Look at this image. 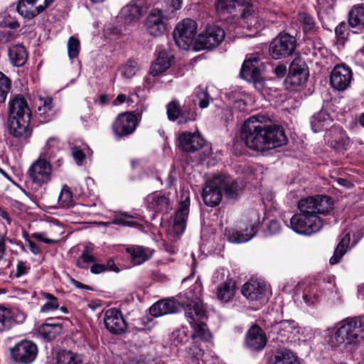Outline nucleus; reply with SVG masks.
Segmentation results:
<instances>
[{"mask_svg":"<svg viewBox=\"0 0 364 364\" xmlns=\"http://www.w3.org/2000/svg\"><path fill=\"white\" fill-rule=\"evenodd\" d=\"M333 200L326 196H316L301 199L298 207L300 213L290 220L291 229L301 235H310L318 232L323 223L318 214H326L332 209Z\"/></svg>","mask_w":364,"mask_h":364,"instance_id":"obj_1","label":"nucleus"},{"mask_svg":"<svg viewBox=\"0 0 364 364\" xmlns=\"http://www.w3.org/2000/svg\"><path fill=\"white\" fill-rule=\"evenodd\" d=\"M181 303L186 306V316L193 329L192 337L209 341L211 334L207 325L202 321L206 318V310L202 304L200 295H194L192 291L181 296Z\"/></svg>","mask_w":364,"mask_h":364,"instance_id":"obj_2","label":"nucleus"},{"mask_svg":"<svg viewBox=\"0 0 364 364\" xmlns=\"http://www.w3.org/2000/svg\"><path fill=\"white\" fill-rule=\"evenodd\" d=\"M31 112L25 98L16 95L9 103L8 125L14 137L26 138L30 135L28 125Z\"/></svg>","mask_w":364,"mask_h":364,"instance_id":"obj_3","label":"nucleus"},{"mask_svg":"<svg viewBox=\"0 0 364 364\" xmlns=\"http://www.w3.org/2000/svg\"><path fill=\"white\" fill-rule=\"evenodd\" d=\"M364 319L351 318L346 320L337 328L328 343L332 348H339L346 351H352L359 342L360 334L363 332Z\"/></svg>","mask_w":364,"mask_h":364,"instance_id":"obj_4","label":"nucleus"},{"mask_svg":"<svg viewBox=\"0 0 364 364\" xmlns=\"http://www.w3.org/2000/svg\"><path fill=\"white\" fill-rule=\"evenodd\" d=\"M267 124L259 120L257 116L247 119L242 128L241 138L250 149L265 151L268 150L267 143Z\"/></svg>","mask_w":364,"mask_h":364,"instance_id":"obj_5","label":"nucleus"},{"mask_svg":"<svg viewBox=\"0 0 364 364\" xmlns=\"http://www.w3.org/2000/svg\"><path fill=\"white\" fill-rule=\"evenodd\" d=\"M262 67L263 64L260 59L255 55H251L245 60L240 70L241 77L252 82L255 87L259 91H262L264 87Z\"/></svg>","mask_w":364,"mask_h":364,"instance_id":"obj_6","label":"nucleus"},{"mask_svg":"<svg viewBox=\"0 0 364 364\" xmlns=\"http://www.w3.org/2000/svg\"><path fill=\"white\" fill-rule=\"evenodd\" d=\"M197 23L191 18L180 22L173 31V38L177 46L183 50H188L194 41Z\"/></svg>","mask_w":364,"mask_h":364,"instance_id":"obj_7","label":"nucleus"},{"mask_svg":"<svg viewBox=\"0 0 364 364\" xmlns=\"http://www.w3.org/2000/svg\"><path fill=\"white\" fill-rule=\"evenodd\" d=\"M52 171L53 167L50 162L39 156L29 167L28 174L33 183L41 187L50 182Z\"/></svg>","mask_w":364,"mask_h":364,"instance_id":"obj_8","label":"nucleus"},{"mask_svg":"<svg viewBox=\"0 0 364 364\" xmlns=\"http://www.w3.org/2000/svg\"><path fill=\"white\" fill-rule=\"evenodd\" d=\"M190 197L187 191H183L179 206L175 213L173 223L168 228V232L176 237L181 236L185 230L186 220L189 214Z\"/></svg>","mask_w":364,"mask_h":364,"instance_id":"obj_9","label":"nucleus"},{"mask_svg":"<svg viewBox=\"0 0 364 364\" xmlns=\"http://www.w3.org/2000/svg\"><path fill=\"white\" fill-rule=\"evenodd\" d=\"M225 31L218 26H210L196 39V49L211 50L218 47L224 40Z\"/></svg>","mask_w":364,"mask_h":364,"instance_id":"obj_10","label":"nucleus"},{"mask_svg":"<svg viewBox=\"0 0 364 364\" xmlns=\"http://www.w3.org/2000/svg\"><path fill=\"white\" fill-rule=\"evenodd\" d=\"M241 293L247 299L259 304L265 303L271 295L270 287L267 284L255 280L244 284Z\"/></svg>","mask_w":364,"mask_h":364,"instance_id":"obj_11","label":"nucleus"},{"mask_svg":"<svg viewBox=\"0 0 364 364\" xmlns=\"http://www.w3.org/2000/svg\"><path fill=\"white\" fill-rule=\"evenodd\" d=\"M222 179L220 174L215 175L208 180L203 188L201 196L207 206L215 207L218 205L223 198Z\"/></svg>","mask_w":364,"mask_h":364,"instance_id":"obj_12","label":"nucleus"},{"mask_svg":"<svg viewBox=\"0 0 364 364\" xmlns=\"http://www.w3.org/2000/svg\"><path fill=\"white\" fill-rule=\"evenodd\" d=\"M103 320L105 328L112 335L121 336L127 331L128 323L122 311L115 308L107 309Z\"/></svg>","mask_w":364,"mask_h":364,"instance_id":"obj_13","label":"nucleus"},{"mask_svg":"<svg viewBox=\"0 0 364 364\" xmlns=\"http://www.w3.org/2000/svg\"><path fill=\"white\" fill-rule=\"evenodd\" d=\"M296 48V40L289 34H280L271 43L269 51L275 59L290 55Z\"/></svg>","mask_w":364,"mask_h":364,"instance_id":"obj_14","label":"nucleus"},{"mask_svg":"<svg viewBox=\"0 0 364 364\" xmlns=\"http://www.w3.org/2000/svg\"><path fill=\"white\" fill-rule=\"evenodd\" d=\"M167 18L162 10L152 9L144 22L146 31L152 36H162L166 31Z\"/></svg>","mask_w":364,"mask_h":364,"instance_id":"obj_15","label":"nucleus"},{"mask_svg":"<svg viewBox=\"0 0 364 364\" xmlns=\"http://www.w3.org/2000/svg\"><path fill=\"white\" fill-rule=\"evenodd\" d=\"M242 21L243 27L252 31L257 32L263 25L264 12H261L253 5L248 4L244 6L241 9Z\"/></svg>","mask_w":364,"mask_h":364,"instance_id":"obj_16","label":"nucleus"},{"mask_svg":"<svg viewBox=\"0 0 364 364\" xmlns=\"http://www.w3.org/2000/svg\"><path fill=\"white\" fill-rule=\"evenodd\" d=\"M11 357L16 361L25 364L31 363L38 354V347L32 341H22L11 349Z\"/></svg>","mask_w":364,"mask_h":364,"instance_id":"obj_17","label":"nucleus"},{"mask_svg":"<svg viewBox=\"0 0 364 364\" xmlns=\"http://www.w3.org/2000/svg\"><path fill=\"white\" fill-rule=\"evenodd\" d=\"M166 112L169 120H177L178 124H185L196 119V113L190 105L184 104L181 108L179 103L175 100L166 105Z\"/></svg>","mask_w":364,"mask_h":364,"instance_id":"obj_18","label":"nucleus"},{"mask_svg":"<svg viewBox=\"0 0 364 364\" xmlns=\"http://www.w3.org/2000/svg\"><path fill=\"white\" fill-rule=\"evenodd\" d=\"M138 117L133 112H124L118 115L112 128L114 134L119 136L132 134L138 124Z\"/></svg>","mask_w":364,"mask_h":364,"instance_id":"obj_19","label":"nucleus"},{"mask_svg":"<svg viewBox=\"0 0 364 364\" xmlns=\"http://www.w3.org/2000/svg\"><path fill=\"white\" fill-rule=\"evenodd\" d=\"M205 141L198 132H182L178 134V147L187 153H194L205 145Z\"/></svg>","mask_w":364,"mask_h":364,"instance_id":"obj_20","label":"nucleus"},{"mask_svg":"<svg viewBox=\"0 0 364 364\" xmlns=\"http://www.w3.org/2000/svg\"><path fill=\"white\" fill-rule=\"evenodd\" d=\"M327 144L336 151H346L350 140L346 132L340 127H332L326 134Z\"/></svg>","mask_w":364,"mask_h":364,"instance_id":"obj_21","label":"nucleus"},{"mask_svg":"<svg viewBox=\"0 0 364 364\" xmlns=\"http://www.w3.org/2000/svg\"><path fill=\"white\" fill-rule=\"evenodd\" d=\"M352 75V71L348 66L343 64L337 65L331 73V85L337 90H345L350 84Z\"/></svg>","mask_w":364,"mask_h":364,"instance_id":"obj_22","label":"nucleus"},{"mask_svg":"<svg viewBox=\"0 0 364 364\" xmlns=\"http://www.w3.org/2000/svg\"><path fill=\"white\" fill-rule=\"evenodd\" d=\"M257 222L250 225L245 228L241 230L232 228H227L225 230L224 235L225 238L232 243H242L250 240L257 232Z\"/></svg>","mask_w":364,"mask_h":364,"instance_id":"obj_23","label":"nucleus"},{"mask_svg":"<svg viewBox=\"0 0 364 364\" xmlns=\"http://www.w3.org/2000/svg\"><path fill=\"white\" fill-rule=\"evenodd\" d=\"M308 79V72L304 63L294 59L289 66L287 82L294 88L303 85Z\"/></svg>","mask_w":364,"mask_h":364,"instance_id":"obj_24","label":"nucleus"},{"mask_svg":"<svg viewBox=\"0 0 364 364\" xmlns=\"http://www.w3.org/2000/svg\"><path fill=\"white\" fill-rule=\"evenodd\" d=\"M146 207L156 213H168L172 208L168 196L161 192H154L146 198Z\"/></svg>","mask_w":364,"mask_h":364,"instance_id":"obj_25","label":"nucleus"},{"mask_svg":"<svg viewBox=\"0 0 364 364\" xmlns=\"http://www.w3.org/2000/svg\"><path fill=\"white\" fill-rule=\"evenodd\" d=\"M266 132L268 150L282 146L287 142V137L281 126L268 124Z\"/></svg>","mask_w":364,"mask_h":364,"instance_id":"obj_26","label":"nucleus"},{"mask_svg":"<svg viewBox=\"0 0 364 364\" xmlns=\"http://www.w3.org/2000/svg\"><path fill=\"white\" fill-rule=\"evenodd\" d=\"M245 343L250 350H259L266 346V335L260 327L253 326L247 333Z\"/></svg>","mask_w":364,"mask_h":364,"instance_id":"obj_27","label":"nucleus"},{"mask_svg":"<svg viewBox=\"0 0 364 364\" xmlns=\"http://www.w3.org/2000/svg\"><path fill=\"white\" fill-rule=\"evenodd\" d=\"M222 179V191L230 198H235L240 194L243 185L241 181L232 178L229 175L220 174Z\"/></svg>","mask_w":364,"mask_h":364,"instance_id":"obj_28","label":"nucleus"},{"mask_svg":"<svg viewBox=\"0 0 364 364\" xmlns=\"http://www.w3.org/2000/svg\"><path fill=\"white\" fill-rule=\"evenodd\" d=\"M126 251L131 256L132 262L137 265L149 259L154 252L152 249L140 245L128 246L126 248Z\"/></svg>","mask_w":364,"mask_h":364,"instance_id":"obj_29","label":"nucleus"},{"mask_svg":"<svg viewBox=\"0 0 364 364\" xmlns=\"http://www.w3.org/2000/svg\"><path fill=\"white\" fill-rule=\"evenodd\" d=\"M274 329L287 340H293L299 333V328L294 321L284 320L274 325Z\"/></svg>","mask_w":364,"mask_h":364,"instance_id":"obj_30","label":"nucleus"},{"mask_svg":"<svg viewBox=\"0 0 364 364\" xmlns=\"http://www.w3.org/2000/svg\"><path fill=\"white\" fill-rule=\"evenodd\" d=\"M41 6H36L34 0H19L17 6V12L25 19L31 20L39 15Z\"/></svg>","mask_w":364,"mask_h":364,"instance_id":"obj_31","label":"nucleus"},{"mask_svg":"<svg viewBox=\"0 0 364 364\" xmlns=\"http://www.w3.org/2000/svg\"><path fill=\"white\" fill-rule=\"evenodd\" d=\"M178 310L176 303L173 300L165 299L153 304L149 311L151 315L159 317L168 314L176 313Z\"/></svg>","mask_w":364,"mask_h":364,"instance_id":"obj_32","label":"nucleus"},{"mask_svg":"<svg viewBox=\"0 0 364 364\" xmlns=\"http://www.w3.org/2000/svg\"><path fill=\"white\" fill-rule=\"evenodd\" d=\"M171 60L172 55L166 51H160L158 57L151 65L150 73L153 76H156L165 72L171 66Z\"/></svg>","mask_w":364,"mask_h":364,"instance_id":"obj_33","label":"nucleus"},{"mask_svg":"<svg viewBox=\"0 0 364 364\" xmlns=\"http://www.w3.org/2000/svg\"><path fill=\"white\" fill-rule=\"evenodd\" d=\"M236 292L235 282L231 279L227 280L219 284L215 290V294L218 300L223 302L231 301Z\"/></svg>","mask_w":364,"mask_h":364,"instance_id":"obj_34","label":"nucleus"},{"mask_svg":"<svg viewBox=\"0 0 364 364\" xmlns=\"http://www.w3.org/2000/svg\"><path fill=\"white\" fill-rule=\"evenodd\" d=\"M38 109L37 114L43 122H48L53 114V100L49 97H39L36 102Z\"/></svg>","mask_w":364,"mask_h":364,"instance_id":"obj_35","label":"nucleus"},{"mask_svg":"<svg viewBox=\"0 0 364 364\" xmlns=\"http://www.w3.org/2000/svg\"><path fill=\"white\" fill-rule=\"evenodd\" d=\"M61 148L62 143L60 141L57 137L51 136L41 149L39 156L46 160H50L57 156Z\"/></svg>","mask_w":364,"mask_h":364,"instance_id":"obj_36","label":"nucleus"},{"mask_svg":"<svg viewBox=\"0 0 364 364\" xmlns=\"http://www.w3.org/2000/svg\"><path fill=\"white\" fill-rule=\"evenodd\" d=\"M9 57L11 63L17 67L23 65L28 58L26 48L22 45L18 44L9 48Z\"/></svg>","mask_w":364,"mask_h":364,"instance_id":"obj_37","label":"nucleus"},{"mask_svg":"<svg viewBox=\"0 0 364 364\" xmlns=\"http://www.w3.org/2000/svg\"><path fill=\"white\" fill-rule=\"evenodd\" d=\"M270 364H299L297 358L293 352L287 348L278 350L272 356Z\"/></svg>","mask_w":364,"mask_h":364,"instance_id":"obj_38","label":"nucleus"},{"mask_svg":"<svg viewBox=\"0 0 364 364\" xmlns=\"http://www.w3.org/2000/svg\"><path fill=\"white\" fill-rule=\"evenodd\" d=\"M350 238L349 232H346L341 237L334 251L333 255L330 258L329 262L331 264H338L341 261L343 256L347 252L350 243Z\"/></svg>","mask_w":364,"mask_h":364,"instance_id":"obj_39","label":"nucleus"},{"mask_svg":"<svg viewBox=\"0 0 364 364\" xmlns=\"http://www.w3.org/2000/svg\"><path fill=\"white\" fill-rule=\"evenodd\" d=\"M142 8L136 4H130L123 7L120 16L126 23L136 21L141 16Z\"/></svg>","mask_w":364,"mask_h":364,"instance_id":"obj_40","label":"nucleus"},{"mask_svg":"<svg viewBox=\"0 0 364 364\" xmlns=\"http://www.w3.org/2000/svg\"><path fill=\"white\" fill-rule=\"evenodd\" d=\"M348 23L351 27L364 26V6H354L349 12Z\"/></svg>","mask_w":364,"mask_h":364,"instance_id":"obj_41","label":"nucleus"},{"mask_svg":"<svg viewBox=\"0 0 364 364\" xmlns=\"http://www.w3.org/2000/svg\"><path fill=\"white\" fill-rule=\"evenodd\" d=\"M6 320L9 321L8 330L13 326L22 323L26 319L24 312L18 309H6Z\"/></svg>","mask_w":364,"mask_h":364,"instance_id":"obj_42","label":"nucleus"},{"mask_svg":"<svg viewBox=\"0 0 364 364\" xmlns=\"http://www.w3.org/2000/svg\"><path fill=\"white\" fill-rule=\"evenodd\" d=\"M134 218H136V217L135 215H129L125 212H122L117 214L113 218L111 223L114 225L136 228L139 226V224L136 221L133 220Z\"/></svg>","mask_w":364,"mask_h":364,"instance_id":"obj_43","label":"nucleus"},{"mask_svg":"<svg viewBox=\"0 0 364 364\" xmlns=\"http://www.w3.org/2000/svg\"><path fill=\"white\" fill-rule=\"evenodd\" d=\"M81 356L71 351L63 350L58 353L57 356V364H81Z\"/></svg>","mask_w":364,"mask_h":364,"instance_id":"obj_44","label":"nucleus"},{"mask_svg":"<svg viewBox=\"0 0 364 364\" xmlns=\"http://www.w3.org/2000/svg\"><path fill=\"white\" fill-rule=\"evenodd\" d=\"M42 296L46 299V302L41 308V313H50L57 310L59 308L58 298L54 295L50 293L43 292Z\"/></svg>","mask_w":364,"mask_h":364,"instance_id":"obj_45","label":"nucleus"},{"mask_svg":"<svg viewBox=\"0 0 364 364\" xmlns=\"http://www.w3.org/2000/svg\"><path fill=\"white\" fill-rule=\"evenodd\" d=\"M237 5L240 6L239 0H217L215 9L219 14H230L234 11Z\"/></svg>","mask_w":364,"mask_h":364,"instance_id":"obj_46","label":"nucleus"},{"mask_svg":"<svg viewBox=\"0 0 364 364\" xmlns=\"http://www.w3.org/2000/svg\"><path fill=\"white\" fill-rule=\"evenodd\" d=\"M61 326L58 324L45 323L41 328L42 336L47 340H53L60 333Z\"/></svg>","mask_w":364,"mask_h":364,"instance_id":"obj_47","label":"nucleus"},{"mask_svg":"<svg viewBox=\"0 0 364 364\" xmlns=\"http://www.w3.org/2000/svg\"><path fill=\"white\" fill-rule=\"evenodd\" d=\"M298 21L302 26V28L304 33H311L315 31V20L314 17L309 14L305 12L299 13L298 15Z\"/></svg>","mask_w":364,"mask_h":364,"instance_id":"obj_48","label":"nucleus"},{"mask_svg":"<svg viewBox=\"0 0 364 364\" xmlns=\"http://www.w3.org/2000/svg\"><path fill=\"white\" fill-rule=\"evenodd\" d=\"M312 130L318 132L324 129L327 124V115L324 112H319L313 116L311 120Z\"/></svg>","mask_w":364,"mask_h":364,"instance_id":"obj_49","label":"nucleus"},{"mask_svg":"<svg viewBox=\"0 0 364 364\" xmlns=\"http://www.w3.org/2000/svg\"><path fill=\"white\" fill-rule=\"evenodd\" d=\"M138 70L139 67L137 63L134 60H129L122 66L119 72L122 77L124 79H130L136 74Z\"/></svg>","mask_w":364,"mask_h":364,"instance_id":"obj_50","label":"nucleus"},{"mask_svg":"<svg viewBox=\"0 0 364 364\" xmlns=\"http://www.w3.org/2000/svg\"><path fill=\"white\" fill-rule=\"evenodd\" d=\"M195 95L200 108H206L209 105L211 97L207 92L206 88L198 87L196 89Z\"/></svg>","mask_w":364,"mask_h":364,"instance_id":"obj_51","label":"nucleus"},{"mask_svg":"<svg viewBox=\"0 0 364 364\" xmlns=\"http://www.w3.org/2000/svg\"><path fill=\"white\" fill-rule=\"evenodd\" d=\"M58 201L64 208H69L73 204V193L68 186H64L59 195Z\"/></svg>","mask_w":364,"mask_h":364,"instance_id":"obj_52","label":"nucleus"},{"mask_svg":"<svg viewBox=\"0 0 364 364\" xmlns=\"http://www.w3.org/2000/svg\"><path fill=\"white\" fill-rule=\"evenodd\" d=\"M80 42L74 38L70 37L68 42V52L70 58H75L77 57L79 53Z\"/></svg>","mask_w":364,"mask_h":364,"instance_id":"obj_53","label":"nucleus"},{"mask_svg":"<svg viewBox=\"0 0 364 364\" xmlns=\"http://www.w3.org/2000/svg\"><path fill=\"white\" fill-rule=\"evenodd\" d=\"M95 261V257L88 254L87 249L82 252L77 261V265L80 268H85L86 264Z\"/></svg>","mask_w":364,"mask_h":364,"instance_id":"obj_54","label":"nucleus"},{"mask_svg":"<svg viewBox=\"0 0 364 364\" xmlns=\"http://www.w3.org/2000/svg\"><path fill=\"white\" fill-rule=\"evenodd\" d=\"M71 150H72V155H73V159H75V162L80 166L82 165L83 161L85 159V154L82 151V149L75 146L71 148Z\"/></svg>","mask_w":364,"mask_h":364,"instance_id":"obj_55","label":"nucleus"},{"mask_svg":"<svg viewBox=\"0 0 364 364\" xmlns=\"http://www.w3.org/2000/svg\"><path fill=\"white\" fill-rule=\"evenodd\" d=\"M348 27L346 23H340L336 27L335 33L337 38L341 41H344L348 36Z\"/></svg>","mask_w":364,"mask_h":364,"instance_id":"obj_56","label":"nucleus"},{"mask_svg":"<svg viewBox=\"0 0 364 364\" xmlns=\"http://www.w3.org/2000/svg\"><path fill=\"white\" fill-rule=\"evenodd\" d=\"M32 237L35 238L39 241H41L46 244H55L58 242V240L50 239L46 237V234L45 232H34L32 234Z\"/></svg>","mask_w":364,"mask_h":364,"instance_id":"obj_57","label":"nucleus"},{"mask_svg":"<svg viewBox=\"0 0 364 364\" xmlns=\"http://www.w3.org/2000/svg\"><path fill=\"white\" fill-rule=\"evenodd\" d=\"M11 88V81L4 73L0 72V90L10 91Z\"/></svg>","mask_w":364,"mask_h":364,"instance_id":"obj_58","label":"nucleus"},{"mask_svg":"<svg viewBox=\"0 0 364 364\" xmlns=\"http://www.w3.org/2000/svg\"><path fill=\"white\" fill-rule=\"evenodd\" d=\"M303 299L306 304L313 305L318 301L319 298L315 293L309 291L304 294Z\"/></svg>","mask_w":364,"mask_h":364,"instance_id":"obj_59","label":"nucleus"},{"mask_svg":"<svg viewBox=\"0 0 364 364\" xmlns=\"http://www.w3.org/2000/svg\"><path fill=\"white\" fill-rule=\"evenodd\" d=\"M9 321L6 320V308H0V332L8 330Z\"/></svg>","mask_w":364,"mask_h":364,"instance_id":"obj_60","label":"nucleus"},{"mask_svg":"<svg viewBox=\"0 0 364 364\" xmlns=\"http://www.w3.org/2000/svg\"><path fill=\"white\" fill-rule=\"evenodd\" d=\"M29 269V266L27 265L26 262L20 261L18 262L16 266V276L20 277L22 275L27 274Z\"/></svg>","mask_w":364,"mask_h":364,"instance_id":"obj_61","label":"nucleus"},{"mask_svg":"<svg viewBox=\"0 0 364 364\" xmlns=\"http://www.w3.org/2000/svg\"><path fill=\"white\" fill-rule=\"evenodd\" d=\"M267 228L270 234H277L281 230V224L277 220H272L269 223Z\"/></svg>","mask_w":364,"mask_h":364,"instance_id":"obj_62","label":"nucleus"},{"mask_svg":"<svg viewBox=\"0 0 364 364\" xmlns=\"http://www.w3.org/2000/svg\"><path fill=\"white\" fill-rule=\"evenodd\" d=\"M274 74L279 77H283L287 73V68L283 64L278 65L274 69Z\"/></svg>","mask_w":364,"mask_h":364,"instance_id":"obj_63","label":"nucleus"},{"mask_svg":"<svg viewBox=\"0 0 364 364\" xmlns=\"http://www.w3.org/2000/svg\"><path fill=\"white\" fill-rule=\"evenodd\" d=\"M128 355H116L113 358V364H127Z\"/></svg>","mask_w":364,"mask_h":364,"instance_id":"obj_64","label":"nucleus"}]
</instances>
